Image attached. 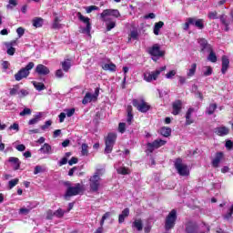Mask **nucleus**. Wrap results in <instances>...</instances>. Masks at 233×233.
<instances>
[{
    "mask_svg": "<svg viewBox=\"0 0 233 233\" xmlns=\"http://www.w3.org/2000/svg\"><path fill=\"white\" fill-rule=\"evenodd\" d=\"M121 14H119V10L117 9H106L100 15L102 21L106 23V30L110 32L113 28H116V20H113L109 16L112 17H119Z\"/></svg>",
    "mask_w": 233,
    "mask_h": 233,
    "instance_id": "nucleus-1",
    "label": "nucleus"
},
{
    "mask_svg": "<svg viewBox=\"0 0 233 233\" xmlns=\"http://www.w3.org/2000/svg\"><path fill=\"white\" fill-rule=\"evenodd\" d=\"M104 174L103 169H97L94 176L89 179V187L91 192H98L99 187H101V177Z\"/></svg>",
    "mask_w": 233,
    "mask_h": 233,
    "instance_id": "nucleus-2",
    "label": "nucleus"
},
{
    "mask_svg": "<svg viewBox=\"0 0 233 233\" xmlns=\"http://www.w3.org/2000/svg\"><path fill=\"white\" fill-rule=\"evenodd\" d=\"M167 70V66H161L155 71H147L143 74L144 81H147V83H152V81H157L159 76L161 75V72H165Z\"/></svg>",
    "mask_w": 233,
    "mask_h": 233,
    "instance_id": "nucleus-3",
    "label": "nucleus"
},
{
    "mask_svg": "<svg viewBox=\"0 0 233 233\" xmlns=\"http://www.w3.org/2000/svg\"><path fill=\"white\" fill-rule=\"evenodd\" d=\"M35 66L34 62H29L25 67H22L16 74H15V81H22V79H26L30 76V70Z\"/></svg>",
    "mask_w": 233,
    "mask_h": 233,
    "instance_id": "nucleus-4",
    "label": "nucleus"
},
{
    "mask_svg": "<svg viewBox=\"0 0 233 233\" xmlns=\"http://www.w3.org/2000/svg\"><path fill=\"white\" fill-rule=\"evenodd\" d=\"M177 219V211L172 209L169 214L166 217L165 228L166 230H171L176 227V221Z\"/></svg>",
    "mask_w": 233,
    "mask_h": 233,
    "instance_id": "nucleus-5",
    "label": "nucleus"
},
{
    "mask_svg": "<svg viewBox=\"0 0 233 233\" xmlns=\"http://www.w3.org/2000/svg\"><path fill=\"white\" fill-rule=\"evenodd\" d=\"M203 231L199 230V228L198 225L194 222H188L186 225V232L187 233H208L210 230V228H208L207 225L202 226Z\"/></svg>",
    "mask_w": 233,
    "mask_h": 233,
    "instance_id": "nucleus-6",
    "label": "nucleus"
},
{
    "mask_svg": "<svg viewBox=\"0 0 233 233\" xmlns=\"http://www.w3.org/2000/svg\"><path fill=\"white\" fill-rule=\"evenodd\" d=\"M147 52L152 56L153 61H157L159 57H163L165 56V52L161 51L159 44L153 45V46L147 49Z\"/></svg>",
    "mask_w": 233,
    "mask_h": 233,
    "instance_id": "nucleus-7",
    "label": "nucleus"
},
{
    "mask_svg": "<svg viewBox=\"0 0 233 233\" xmlns=\"http://www.w3.org/2000/svg\"><path fill=\"white\" fill-rule=\"evenodd\" d=\"M116 139H117V135L115 133H109L106 138V148L105 154L112 153L114 145H116Z\"/></svg>",
    "mask_w": 233,
    "mask_h": 233,
    "instance_id": "nucleus-8",
    "label": "nucleus"
},
{
    "mask_svg": "<svg viewBox=\"0 0 233 233\" xmlns=\"http://www.w3.org/2000/svg\"><path fill=\"white\" fill-rule=\"evenodd\" d=\"M175 168L179 176H188L189 174L188 167L183 163L181 158H177L175 161Z\"/></svg>",
    "mask_w": 233,
    "mask_h": 233,
    "instance_id": "nucleus-9",
    "label": "nucleus"
},
{
    "mask_svg": "<svg viewBox=\"0 0 233 233\" xmlns=\"http://www.w3.org/2000/svg\"><path fill=\"white\" fill-rule=\"evenodd\" d=\"M83 192V186L77 183L75 187H69L66 192L65 198L68 199V198H72V196H78Z\"/></svg>",
    "mask_w": 233,
    "mask_h": 233,
    "instance_id": "nucleus-10",
    "label": "nucleus"
},
{
    "mask_svg": "<svg viewBox=\"0 0 233 233\" xmlns=\"http://www.w3.org/2000/svg\"><path fill=\"white\" fill-rule=\"evenodd\" d=\"M133 106H135L138 112H148L150 110V105L148 103L145 102L143 99H134L133 100Z\"/></svg>",
    "mask_w": 233,
    "mask_h": 233,
    "instance_id": "nucleus-11",
    "label": "nucleus"
},
{
    "mask_svg": "<svg viewBox=\"0 0 233 233\" xmlns=\"http://www.w3.org/2000/svg\"><path fill=\"white\" fill-rule=\"evenodd\" d=\"M167 144V141L163 139H156L152 143H147V152H149V154H152L156 150V148H160V147H163Z\"/></svg>",
    "mask_w": 233,
    "mask_h": 233,
    "instance_id": "nucleus-12",
    "label": "nucleus"
},
{
    "mask_svg": "<svg viewBox=\"0 0 233 233\" xmlns=\"http://www.w3.org/2000/svg\"><path fill=\"white\" fill-rule=\"evenodd\" d=\"M97 97H99V89H96L95 93H86L82 100L83 105H88V103H92V101H97Z\"/></svg>",
    "mask_w": 233,
    "mask_h": 233,
    "instance_id": "nucleus-13",
    "label": "nucleus"
},
{
    "mask_svg": "<svg viewBox=\"0 0 233 233\" xmlns=\"http://www.w3.org/2000/svg\"><path fill=\"white\" fill-rule=\"evenodd\" d=\"M77 17L79 21H82L86 25V27L83 29V34H90V30H92V25L90 24V18L83 15L81 13H77Z\"/></svg>",
    "mask_w": 233,
    "mask_h": 233,
    "instance_id": "nucleus-14",
    "label": "nucleus"
},
{
    "mask_svg": "<svg viewBox=\"0 0 233 233\" xmlns=\"http://www.w3.org/2000/svg\"><path fill=\"white\" fill-rule=\"evenodd\" d=\"M224 157H225V155L223 154V152H217L215 154V157L211 161L212 167L214 168H218L219 167V163L223 161Z\"/></svg>",
    "mask_w": 233,
    "mask_h": 233,
    "instance_id": "nucleus-15",
    "label": "nucleus"
},
{
    "mask_svg": "<svg viewBox=\"0 0 233 233\" xmlns=\"http://www.w3.org/2000/svg\"><path fill=\"white\" fill-rule=\"evenodd\" d=\"M35 72H36L38 76H48V74H50V69L46 66L39 64L36 66Z\"/></svg>",
    "mask_w": 233,
    "mask_h": 233,
    "instance_id": "nucleus-16",
    "label": "nucleus"
},
{
    "mask_svg": "<svg viewBox=\"0 0 233 233\" xmlns=\"http://www.w3.org/2000/svg\"><path fill=\"white\" fill-rule=\"evenodd\" d=\"M4 45L7 49L8 56H14V54H15V49L14 46L17 45V41L13 40L11 42H5Z\"/></svg>",
    "mask_w": 233,
    "mask_h": 233,
    "instance_id": "nucleus-17",
    "label": "nucleus"
},
{
    "mask_svg": "<svg viewBox=\"0 0 233 233\" xmlns=\"http://www.w3.org/2000/svg\"><path fill=\"white\" fill-rule=\"evenodd\" d=\"M198 44L201 47V52H210L212 50V46L208 45V42L205 38L198 39Z\"/></svg>",
    "mask_w": 233,
    "mask_h": 233,
    "instance_id": "nucleus-18",
    "label": "nucleus"
},
{
    "mask_svg": "<svg viewBox=\"0 0 233 233\" xmlns=\"http://www.w3.org/2000/svg\"><path fill=\"white\" fill-rule=\"evenodd\" d=\"M8 163L11 164L14 170H19V168L21 167V160H19V158L15 157H10L8 158Z\"/></svg>",
    "mask_w": 233,
    "mask_h": 233,
    "instance_id": "nucleus-19",
    "label": "nucleus"
},
{
    "mask_svg": "<svg viewBox=\"0 0 233 233\" xmlns=\"http://www.w3.org/2000/svg\"><path fill=\"white\" fill-rule=\"evenodd\" d=\"M115 168L118 174H122V176H127V174H130L128 168L125 167H121V162H117L115 164Z\"/></svg>",
    "mask_w": 233,
    "mask_h": 233,
    "instance_id": "nucleus-20",
    "label": "nucleus"
},
{
    "mask_svg": "<svg viewBox=\"0 0 233 233\" xmlns=\"http://www.w3.org/2000/svg\"><path fill=\"white\" fill-rule=\"evenodd\" d=\"M183 106V104L181 103V100H176L173 103V111L172 114L174 116H177L181 112V108Z\"/></svg>",
    "mask_w": 233,
    "mask_h": 233,
    "instance_id": "nucleus-21",
    "label": "nucleus"
},
{
    "mask_svg": "<svg viewBox=\"0 0 233 233\" xmlns=\"http://www.w3.org/2000/svg\"><path fill=\"white\" fill-rule=\"evenodd\" d=\"M230 65V60H228V56H222V74H227V70H228V66Z\"/></svg>",
    "mask_w": 233,
    "mask_h": 233,
    "instance_id": "nucleus-22",
    "label": "nucleus"
},
{
    "mask_svg": "<svg viewBox=\"0 0 233 233\" xmlns=\"http://www.w3.org/2000/svg\"><path fill=\"white\" fill-rule=\"evenodd\" d=\"M214 132L217 136L223 137V136L228 135L229 130L227 127H216Z\"/></svg>",
    "mask_w": 233,
    "mask_h": 233,
    "instance_id": "nucleus-23",
    "label": "nucleus"
},
{
    "mask_svg": "<svg viewBox=\"0 0 233 233\" xmlns=\"http://www.w3.org/2000/svg\"><path fill=\"white\" fill-rule=\"evenodd\" d=\"M220 22L222 23L223 26H225V31L228 32L230 26V21L228 20V16L227 15H221L219 16Z\"/></svg>",
    "mask_w": 233,
    "mask_h": 233,
    "instance_id": "nucleus-24",
    "label": "nucleus"
},
{
    "mask_svg": "<svg viewBox=\"0 0 233 233\" xmlns=\"http://www.w3.org/2000/svg\"><path fill=\"white\" fill-rule=\"evenodd\" d=\"M130 216V209L126 208L122 213L118 216V223H125V218Z\"/></svg>",
    "mask_w": 233,
    "mask_h": 233,
    "instance_id": "nucleus-25",
    "label": "nucleus"
},
{
    "mask_svg": "<svg viewBox=\"0 0 233 233\" xmlns=\"http://www.w3.org/2000/svg\"><path fill=\"white\" fill-rule=\"evenodd\" d=\"M192 114H194V107L188 108L186 113V125H192L194 120L192 119Z\"/></svg>",
    "mask_w": 233,
    "mask_h": 233,
    "instance_id": "nucleus-26",
    "label": "nucleus"
},
{
    "mask_svg": "<svg viewBox=\"0 0 233 233\" xmlns=\"http://www.w3.org/2000/svg\"><path fill=\"white\" fill-rule=\"evenodd\" d=\"M163 26H165V23H163V21L155 23V25L153 27V34H155V35H159V32L161 31V28H163Z\"/></svg>",
    "mask_w": 233,
    "mask_h": 233,
    "instance_id": "nucleus-27",
    "label": "nucleus"
},
{
    "mask_svg": "<svg viewBox=\"0 0 233 233\" xmlns=\"http://www.w3.org/2000/svg\"><path fill=\"white\" fill-rule=\"evenodd\" d=\"M132 228H136L138 232H141V230H143V221L139 218L135 219L132 223Z\"/></svg>",
    "mask_w": 233,
    "mask_h": 233,
    "instance_id": "nucleus-28",
    "label": "nucleus"
},
{
    "mask_svg": "<svg viewBox=\"0 0 233 233\" xmlns=\"http://www.w3.org/2000/svg\"><path fill=\"white\" fill-rule=\"evenodd\" d=\"M197 68L198 65L196 63L192 64L187 71V77H194V76H196Z\"/></svg>",
    "mask_w": 233,
    "mask_h": 233,
    "instance_id": "nucleus-29",
    "label": "nucleus"
},
{
    "mask_svg": "<svg viewBox=\"0 0 233 233\" xmlns=\"http://www.w3.org/2000/svg\"><path fill=\"white\" fill-rule=\"evenodd\" d=\"M41 117H43V113H37L32 119L28 121V125H37V123L41 121Z\"/></svg>",
    "mask_w": 233,
    "mask_h": 233,
    "instance_id": "nucleus-30",
    "label": "nucleus"
},
{
    "mask_svg": "<svg viewBox=\"0 0 233 233\" xmlns=\"http://www.w3.org/2000/svg\"><path fill=\"white\" fill-rule=\"evenodd\" d=\"M39 152H41V154H52V146H50L49 144L46 143L39 149Z\"/></svg>",
    "mask_w": 233,
    "mask_h": 233,
    "instance_id": "nucleus-31",
    "label": "nucleus"
},
{
    "mask_svg": "<svg viewBox=\"0 0 233 233\" xmlns=\"http://www.w3.org/2000/svg\"><path fill=\"white\" fill-rule=\"evenodd\" d=\"M194 26L198 28V30H203L205 28V20L203 19H197L194 18V24H192Z\"/></svg>",
    "mask_w": 233,
    "mask_h": 233,
    "instance_id": "nucleus-32",
    "label": "nucleus"
},
{
    "mask_svg": "<svg viewBox=\"0 0 233 233\" xmlns=\"http://www.w3.org/2000/svg\"><path fill=\"white\" fill-rule=\"evenodd\" d=\"M103 70H109V72H116V66L114 63L104 64L102 66Z\"/></svg>",
    "mask_w": 233,
    "mask_h": 233,
    "instance_id": "nucleus-33",
    "label": "nucleus"
},
{
    "mask_svg": "<svg viewBox=\"0 0 233 233\" xmlns=\"http://www.w3.org/2000/svg\"><path fill=\"white\" fill-rule=\"evenodd\" d=\"M139 38V33L137 32V29H133L130 34H129V37H128V42L132 41V39L134 41L137 40Z\"/></svg>",
    "mask_w": 233,
    "mask_h": 233,
    "instance_id": "nucleus-34",
    "label": "nucleus"
},
{
    "mask_svg": "<svg viewBox=\"0 0 233 233\" xmlns=\"http://www.w3.org/2000/svg\"><path fill=\"white\" fill-rule=\"evenodd\" d=\"M216 108H218V105L210 104L207 107L206 114H208V116H212V114H214V112H216Z\"/></svg>",
    "mask_w": 233,
    "mask_h": 233,
    "instance_id": "nucleus-35",
    "label": "nucleus"
},
{
    "mask_svg": "<svg viewBox=\"0 0 233 233\" xmlns=\"http://www.w3.org/2000/svg\"><path fill=\"white\" fill-rule=\"evenodd\" d=\"M202 74L205 77H208V76H212V68L208 66H205L202 67Z\"/></svg>",
    "mask_w": 233,
    "mask_h": 233,
    "instance_id": "nucleus-36",
    "label": "nucleus"
},
{
    "mask_svg": "<svg viewBox=\"0 0 233 233\" xmlns=\"http://www.w3.org/2000/svg\"><path fill=\"white\" fill-rule=\"evenodd\" d=\"M160 134L161 136H164V137H168V136L172 134V129H170V127H162L160 129Z\"/></svg>",
    "mask_w": 233,
    "mask_h": 233,
    "instance_id": "nucleus-37",
    "label": "nucleus"
},
{
    "mask_svg": "<svg viewBox=\"0 0 233 233\" xmlns=\"http://www.w3.org/2000/svg\"><path fill=\"white\" fill-rule=\"evenodd\" d=\"M33 26L35 28H41V26H43V18L36 17L33 19Z\"/></svg>",
    "mask_w": 233,
    "mask_h": 233,
    "instance_id": "nucleus-38",
    "label": "nucleus"
},
{
    "mask_svg": "<svg viewBox=\"0 0 233 233\" xmlns=\"http://www.w3.org/2000/svg\"><path fill=\"white\" fill-rule=\"evenodd\" d=\"M72 66L70 60H65L64 62H62V68L64 70V72H68V70H70V67Z\"/></svg>",
    "mask_w": 233,
    "mask_h": 233,
    "instance_id": "nucleus-39",
    "label": "nucleus"
},
{
    "mask_svg": "<svg viewBox=\"0 0 233 233\" xmlns=\"http://www.w3.org/2000/svg\"><path fill=\"white\" fill-rule=\"evenodd\" d=\"M208 52H210L209 56H208V60L210 61L211 63H216V61H218V56H216V53H214L212 49Z\"/></svg>",
    "mask_w": 233,
    "mask_h": 233,
    "instance_id": "nucleus-40",
    "label": "nucleus"
},
{
    "mask_svg": "<svg viewBox=\"0 0 233 233\" xmlns=\"http://www.w3.org/2000/svg\"><path fill=\"white\" fill-rule=\"evenodd\" d=\"M10 96H17L19 95V85H15L13 88L10 89Z\"/></svg>",
    "mask_w": 233,
    "mask_h": 233,
    "instance_id": "nucleus-41",
    "label": "nucleus"
},
{
    "mask_svg": "<svg viewBox=\"0 0 233 233\" xmlns=\"http://www.w3.org/2000/svg\"><path fill=\"white\" fill-rule=\"evenodd\" d=\"M19 183V178H14L8 182V188L12 190Z\"/></svg>",
    "mask_w": 233,
    "mask_h": 233,
    "instance_id": "nucleus-42",
    "label": "nucleus"
},
{
    "mask_svg": "<svg viewBox=\"0 0 233 233\" xmlns=\"http://www.w3.org/2000/svg\"><path fill=\"white\" fill-rule=\"evenodd\" d=\"M52 28H54V30H59V28H61V24H59V17L56 16L55 18Z\"/></svg>",
    "mask_w": 233,
    "mask_h": 233,
    "instance_id": "nucleus-43",
    "label": "nucleus"
},
{
    "mask_svg": "<svg viewBox=\"0 0 233 233\" xmlns=\"http://www.w3.org/2000/svg\"><path fill=\"white\" fill-rule=\"evenodd\" d=\"M33 85L35 88L38 90V92H41V90H45V84L40 82H33Z\"/></svg>",
    "mask_w": 233,
    "mask_h": 233,
    "instance_id": "nucleus-44",
    "label": "nucleus"
},
{
    "mask_svg": "<svg viewBox=\"0 0 233 233\" xmlns=\"http://www.w3.org/2000/svg\"><path fill=\"white\" fill-rule=\"evenodd\" d=\"M12 130H15V132H19V124L14 123L7 128V132H12Z\"/></svg>",
    "mask_w": 233,
    "mask_h": 233,
    "instance_id": "nucleus-45",
    "label": "nucleus"
},
{
    "mask_svg": "<svg viewBox=\"0 0 233 233\" xmlns=\"http://www.w3.org/2000/svg\"><path fill=\"white\" fill-rule=\"evenodd\" d=\"M190 25H194V18L192 17L187 18V22L184 25V30H188Z\"/></svg>",
    "mask_w": 233,
    "mask_h": 233,
    "instance_id": "nucleus-46",
    "label": "nucleus"
},
{
    "mask_svg": "<svg viewBox=\"0 0 233 233\" xmlns=\"http://www.w3.org/2000/svg\"><path fill=\"white\" fill-rule=\"evenodd\" d=\"M31 114H32V109L25 107L24 108L23 111L20 112L19 116L23 117L25 116H30Z\"/></svg>",
    "mask_w": 233,
    "mask_h": 233,
    "instance_id": "nucleus-47",
    "label": "nucleus"
},
{
    "mask_svg": "<svg viewBox=\"0 0 233 233\" xmlns=\"http://www.w3.org/2000/svg\"><path fill=\"white\" fill-rule=\"evenodd\" d=\"M64 112H65L66 116H67V117H72V116H74V114H76V109L75 108L65 109Z\"/></svg>",
    "mask_w": 233,
    "mask_h": 233,
    "instance_id": "nucleus-48",
    "label": "nucleus"
},
{
    "mask_svg": "<svg viewBox=\"0 0 233 233\" xmlns=\"http://www.w3.org/2000/svg\"><path fill=\"white\" fill-rule=\"evenodd\" d=\"M177 74V71L176 70H171L167 74H166V78L167 79H174V76Z\"/></svg>",
    "mask_w": 233,
    "mask_h": 233,
    "instance_id": "nucleus-49",
    "label": "nucleus"
},
{
    "mask_svg": "<svg viewBox=\"0 0 233 233\" xmlns=\"http://www.w3.org/2000/svg\"><path fill=\"white\" fill-rule=\"evenodd\" d=\"M94 10H99V7H97L96 5H90V6L86 7V14H92V12H94Z\"/></svg>",
    "mask_w": 233,
    "mask_h": 233,
    "instance_id": "nucleus-50",
    "label": "nucleus"
},
{
    "mask_svg": "<svg viewBox=\"0 0 233 233\" xmlns=\"http://www.w3.org/2000/svg\"><path fill=\"white\" fill-rule=\"evenodd\" d=\"M125 130H127V124L120 123L118 125V132H120V134H125Z\"/></svg>",
    "mask_w": 233,
    "mask_h": 233,
    "instance_id": "nucleus-51",
    "label": "nucleus"
},
{
    "mask_svg": "<svg viewBox=\"0 0 233 233\" xmlns=\"http://www.w3.org/2000/svg\"><path fill=\"white\" fill-rule=\"evenodd\" d=\"M82 156H88V145L82 144Z\"/></svg>",
    "mask_w": 233,
    "mask_h": 233,
    "instance_id": "nucleus-52",
    "label": "nucleus"
},
{
    "mask_svg": "<svg viewBox=\"0 0 233 233\" xmlns=\"http://www.w3.org/2000/svg\"><path fill=\"white\" fill-rule=\"evenodd\" d=\"M208 19H218V12L211 11L208 14Z\"/></svg>",
    "mask_w": 233,
    "mask_h": 233,
    "instance_id": "nucleus-53",
    "label": "nucleus"
},
{
    "mask_svg": "<svg viewBox=\"0 0 233 233\" xmlns=\"http://www.w3.org/2000/svg\"><path fill=\"white\" fill-rule=\"evenodd\" d=\"M54 216H56V218H63V216H65V211H63V209H58L54 212Z\"/></svg>",
    "mask_w": 233,
    "mask_h": 233,
    "instance_id": "nucleus-54",
    "label": "nucleus"
},
{
    "mask_svg": "<svg viewBox=\"0 0 233 233\" xmlns=\"http://www.w3.org/2000/svg\"><path fill=\"white\" fill-rule=\"evenodd\" d=\"M14 6H17V0H9V5H7V8H14Z\"/></svg>",
    "mask_w": 233,
    "mask_h": 233,
    "instance_id": "nucleus-55",
    "label": "nucleus"
},
{
    "mask_svg": "<svg viewBox=\"0 0 233 233\" xmlns=\"http://www.w3.org/2000/svg\"><path fill=\"white\" fill-rule=\"evenodd\" d=\"M51 126H52L51 120H47V121H46L45 125L41 126V129L46 130V128H48Z\"/></svg>",
    "mask_w": 233,
    "mask_h": 233,
    "instance_id": "nucleus-56",
    "label": "nucleus"
},
{
    "mask_svg": "<svg viewBox=\"0 0 233 233\" xmlns=\"http://www.w3.org/2000/svg\"><path fill=\"white\" fill-rule=\"evenodd\" d=\"M16 34L18 35V37H23V35H25V29L23 27H18L16 29Z\"/></svg>",
    "mask_w": 233,
    "mask_h": 233,
    "instance_id": "nucleus-57",
    "label": "nucleus"
},
{
    "mask_svg": "<svg viewBox=\"0 0 233 233\" xmlns=\"http://www.w3.org/2000/svg\"><path fill=\"white\" fill-rule=\"evenodd\" d=\"M15 148L18 152H25V150H26V147L23 144L15 146Z\"/></svg>",
    "mask_w": 233,
    "mask_h": 233,
    "instance_id": "nucleus-58",
    "label": "nucleus"
},
{
    "mask_svg": "<svg viewBox=\"0 0 233 233\" xmlns=\"http://www.w3.org/2000/svg\"><path fill=\"white\" fill-rule=\"evenodd\" d=\"M27 94H28V91H26V89H21L20 91H18L19 97H25L26 96Z\"/></svg>",
    "mask_w": 233,
    "mask_h": 233,
    "instance_id": "nucleus-59",
    "label": "nucleus"
},
{
    "mask_svg": "<svg viewBox=\"0 0 233 233\" xmlns=\"http://www.w3.org/2000/svg\"><path fill=\"white\" fill-rule=\"evenodd\" d=\"M30 213V209L26 208H22L19 210V214H24L25 216H26V214Z\"/></svg>",
    "mask_w": 233,
    "mask_h": 233,
    "instance_id": "nucleus-60",
    "label": "nucleus"
},
{
    "mask_svg": "<svg viewBox=\"0 0 233 233\" xmlns=\"http://www.w3.org/2000/svg\"><path fill=\"white\" fill-rule=\"evenodd\" d=\"M66 163H68V158L66 157H63L59 162H58V165L59 167H63V165H66Z\"/></svg>",
    "mask_w": 233,
    "mask_h": 233,
    "instance_id": "nucleus-61",
    "label": "nucleus"
},
{
    "mask_svg": "<svg viewBox=\"0 0 233 233\" xmlns=\"http://www.w3.org/2000/svg\"><path fill=\"white\" fill-rule=\"evenodd\" d=\"M77 157H72L69 161H68V165L70 166V167H72V165H76V163H77Z\"/></svg>",
    "mask_w": 233,
    "mask_h": 233,
    "instance_id": "nucleus-62",
    "label": "nucleus"
},
{
    "mask_svg": "<svg viewBox=\"0 0 233 233\" xmlns=\"http://www.w3.org/2000/svg\"><path fill=\"white\" fill-rule=\"evenodd\" d=\"M41 170H43V167L41 166H36L34 170L35 176H36V174H39Z\"/></svg>",
    "mask_w": 233,
    "mask_h": 233,
    "instance_id": "nucleus-63",
    "label": "nucleus"
},
{
    "mask_svg": "<svg viewBox=\"0 0 233 233\" xmlns=\"http://www.w3.org/2000/svg\"><path fill=\"white\" fill-rule=\"evenodd\" d=\"M233 147V143L232 140H228L226 141V148H228V150H230Z\"/></svg>",
    "mask_w": 233,
    "mask_h": 233,
    "instance_id": "nucleus-64",
    "label": "nucleus"
}]
</instances>
